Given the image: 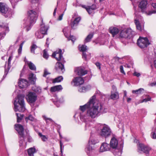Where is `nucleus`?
<instances>
[{
	"label": "nucleus",
	"instance_id": "nucleus-1",
	"mask_svg": "<svg viewBox=\"0 0 156 156\" xmlns=\"http://www.w3.org/2000/svg\"><path fill=\"white\" fill-rule=\"evenodd\" d=\"M92 103L93 106L89 108L87 111V115L92 118H95L98 116L100 113H104L106 112V109L99 103L96 102V99L93 100Z\"/></svg>",
	"mask_w": 156,
	"mask_h": 156
},
{
	"label": "nucleus",
	"instance_id": "nucleus-2",
	"mask_svg": "<svg viewBox=\"0 0 156 156\" xmlns=\"http://www.w3.org/2000/svg\"><path fill=\"white\" fill-rule=\"evenodd\" d=\"M28 17L24 20V26L26 28L28 31L31 28V26L34 24L37 19L38 15L37 13L34 10H31L28 12Z\"/></svg>",
	"mask_w": 156,
	"mask_h": 156
},
{
	"label": "nucleus",
	"instance_id": "nucleus-3",
	"mask_svg": "<svg viewBox=\"0 0 156 156\" xmlns=\"http://www.w3.org/2000/svg\"><path fill=\"white\" fill-rule=\"evenodd\" d=\"M24 96L20 94L15 99L14 102V110L15 112H23L25 110Z\"/></svg>",
	"mask_w": 156,
	"mask_h": 156
},
{
	"label": "nucleus",
	"instance_id": "nucleus-4",
	"mask_svg": "<svg viewBox=\"0 0 156 156\" xmlns=\"http://www.w3.org/2000/svg\"><path fill=\"white\" fill-rule=\"evenodd\" d=\"M118 145V141L115 137H113L111 139L110 145L111 147L115 150L113 152L114 154L115 155L118 156H121L122 153V150L121 149H119L117 148Z\"/></svg>",
	"mask_w": 156,
	"mask_h": 156
},
{
	"label": "nucleus",
	"instance_id": "nucleus-5",
	"mask_svg": "<svg viewBox=\"0 0 156 156\" xmlns=\"http://www.w3.org/2000/svg\"><path fill=\"white\" fill-rule=\"evenodd\" d=\"M0 12L6 17H9L12 15V10L4 3L0 2Z\"/></svg>",
	"mask_w": 156,
	"mask_h": 156
},
{
	"label": "nucleus",
	"instance_id": "nucleus-6",
	"mask_svg": "<svg viewBox=\"0 0 156 156\" xmlns=\"http://www.w3.org/2000/svg\"><path fill=\"white\" fill-rule=\"evenodd\" d=\"M100 127L101 128L100 135L103 136H108L112 135L111 129L109 127L105 124H100Z\"/></svg>",
	"mask_w": 156,
	"mask_h": 156
},
{
	"label": "nucleus",
	"instance_id": "nucleus-7",
	"mask_svg": "<svg viewBox=\"0 0 156 156\" xmlns=\"http://www.w3.org/2000/svg\"><path fill=\"white\" fill-rule=\"evenodd\" d=\"M25 98L29 103L32 104L34 103L37 100V96L34 92L29 91L26 94Z\"/></svg>",
	"mask_w": 156,
	"mask_h": 156
},
{
	"label": "nucleus",
	"instance_id": "nucleus-8",
	"mask_svg": "<svg viewBox=\"0 0 156 156\" xmlns=\"http://www.w3.org/2000/svg\"><path fill=\"white\" fill-rule=\"evenodd\" d=\"M137 44L140 48H144L149 44V42L147 37L144 38L140 37L137 41Z\"/></svg>",
	"mask_w": 156,
	"mask_h": 156
},
{
	"label": "nucleus",
	"instance_id": "nucleus-9",
	"mask_svg": "<svg viewBox=\"0 0 156 156\" xmlns=\"http://www.w3.org/2000/svg\"><path fill=\"white\" fill-rule=\"evenodd\" d=\"M151 148L148 146L143 144H139L138 147V152L140 153H145L148 154Z\"/></svg>",
	"mask_w": 156,
	"mask_h": 156
},
{
	"label": "nucleus",
	"instance_id": "nucleus-10",
	"mask_svg": "<svg viewBox=\"0 0 156 156\" xmlns=\"http://www.w3.org/2000/svg\"><path fill=\"white\" fill-rule=\"evenodd\" d=\"M96 98L95 95H94L92 96L90 99L89 101L87 103L83 106H80V109L82 111L84 112L86 109H88L89 108H90L91 107L93 106L94 104L92 103L93 100H95Z\"/></svg>",
	"mask_w": 156,
	"mask_h": 156
},
{
	"label": "nucleus",
	"instance_id": "nucleus-11",
	"mask_svg": "<svg viewBox=\"0 0 156 156\" xmlns=\"http://www.w3.org/2000/svg\"><path fill=\"white\" fill-rule=\"evenodd\" d=\"M62 52L61 49H59L58 51H57L53 53L52 54V56L55 58L57 60L61 61L62 63H64L65 62V61L62 57Z\"/></svg>",
	"mask_w": 156,
	"mask_h": 156
},
{
	"label": "nucleus",
	"instance_id": "nucleus-12",
	"mask_svg": "<svg viewBox=\"0 0 156 156\" xmlns=\"http://www.w3.org/2000/svg\"><path fill=\"white\" fill-rule=\"evenodd\" d=\"M73 82L74 83V85L78 86L83 84L84 83L83 79L80 77H75L73 79L72 83Z\"/></svg>",
	"mask_w": 156,
	"mask_h": 156
},
{
	"label": "nucleus",
	"instance_id": "nucleus-13",
	"mask_svg": "<svg viewBox=\"0 0 156 156\" xmlns=\"http://www.w3.org/2000/svg\"><path fill=\"white\" fill-rule=\"evenodd\" d=\"M18 84L19 87L21 88H23L28 86V82L27 80L21 79L19 80Z\"/></svg>",
	"mask_w": 156,
	"mask_h": 156
},
{
	"label": "nucleus",
	"instance_id": "nucleus-14",
	"mask_svg": "<svg viewBox=\"0 0 156 156\" xmlns=\"http://www.w3.org/2000/svg\"><path fill=\"white\" fill-rule=\"evenodd\" d=\"M80 17H78L75 18L73 21H71L70 23L72 29H75L78 25L79 22L81 20Z\"/></svg>",
	"mask_w": 156,
	"mask_h": 156
},
{
	"label": "nucleus",
	"instance_id": "nucleus-15",
	"mask_svg": "<svg viewBox=\"0 0 156 156\" xmlns=\"http://www.w3.org/2000/svg\"><path fill=\"white\" fill-rule=\"evenodd\" d=\"M43 19H41V21L42 23L41 25L40 32L41 34H47V32L48 29V27L47 26H45L43 23Z\"/></svg>",
	"mask_w": 156,
	"mask_h": 156
},
{
	"label": "nucleus",
	"instance_id": "nucleus-16",
	"mask_svg": "<svg viewBox=\"0 0 156 156\" xmlns=\"http://www.w3.org/2000/svg\"><path fill=\"white\" fill-rule=\"evenodd\" d=\"M15 128L20 135H23L24 129L22 125L19 124H16L15 125Z\"/></svg>",
	"mask_w": 156,
	"mask_h": 156
},
{
	"label": "nucleus",
	"instance_id": "nucleus-17",
	"mask_svg": "<svg viewBox=\"0 0 156 156\" xmlns=\"http://www.w3.org/2000/svg\"><path fill=\"white\" fill-rule=\"evenodd\" d=\"M110 145L107 143H103L100 147V151L103 152L104 151H108L110 150Z\"/></svg>",
	"mask_w": 156,
	"mask_h": 156
},
{
	"label": "nucleus",
	"instance_id": "nucleus-18",
	"mask_svg": "<svg viewBox=\"0 0 156 156\" xmlns=\"http://www.w3.org/2000/svg\"><path fill=\"white\" fill-rule=\"evenodd\" d=\"M147 4V2L146 0L142 1L140 3L139 7L141 9L142 12L144 11V10L146 8Z\"/></svg>",
	"mask_w": 156,
	"mask_h": 156
},
{
	"label": "nucleus",
	"instance_id": "nucleus-19",
	"mask_svg": "<svg viewBox=\"0 0 156 156\" xmlns=\"http://www.w3.org/2000/svg\"><path fill=\"white\" fill-rule=\"evenodd\" d=\"M62 89V88L61 85L55 86L51 87L50 90L51 92H58Z\"/></svg>",
	"mask_w": 156,
	"mask_h": 156
},
{
	"label": "nucleus",
	"instance_id": "nucleus-20",
	"mask_svg": "<svg viewBox=\"0 0 156 156\" xmlns=\"http://www.w3.org/2000/svg\"><path fill=\"white\" fill-rule=\"evenodd\" d=\"M55 69L57 71H58L60 70L63 72L64 70V66L63 64L60 62H57L55 65Z\"/></svg>",
	"mask_w": 156,
	"mask_h": 156
},
{
	"label": "nucleus",
	"instance_id": "nucleus-21",
	"mask_svg": "<svg viewBox=\"0 0 156 156\" xmlns=\"http://www.w3.org/2000/svg\"><path fill=\"white\" fill-rule=\"evenodd\" d=\"M110 98L112 99L116 100L119 99V93L117 91H111Z\"/></svg>",
	"mask_w": 156,
	"mask_h": 156
},
{
	"label": "nucleus",
	"instance_id": "nucleus-22",
	"mask_svg": "<svg viewBox=\"0 0 156 156\" xmlns=\"http://www.w3.org/2000/svg\"><path fill=\"white\" fill-rule=\"evenodd\" d=\"M109 32L112 34L113 36L117 34L119 32V29L115 27H112L109 29Z\"/></svg>",
	"mask_w": 156,
	"mask_h": 156
},
{
	"label": "nucleus",
	"instance_id": "nucleus-23",
	"mask_svg": "<svg viewBox=\"0 0 156 156\" xmlns=\"http://www.w3.org/2000/svg\"><path fill=\"white\" fill-rule=\"evenodd\" d=\"M77 71L78 75L80 76H83L87 73V70H84L81 68H78Z\"/></svg>",
	"mask_w": 156,
	"mask_h": 156
},
{
	"label": "nucleus",
	"instance_id": "nucleus-24",
	"mask_svg": "<svg viewBox=\"0 0 156 156\" xmlns=\"http://www.w3.org/2000/svg\"><path fill=\"white\" fill-rule=\"evenodd\" d=\"M25 140H27L29 142H31L33 141L31 137H20L19 142L20 144H22L25 142Z\"/></svg>",
	"mask_w": 156,
	"mask_h": 156
},
{
	"label": "nucleus",
	"instance_id": "nucleus-25",
	"mask_svg": "<svg viewBox=\"0 0 156 156\" xmlns=\"http://www.w3.org/2000/svg\"><path fill=\"white\" fill-rule=\"evenodd\" d=\"M99 142L96 137H90L88 143L90 144H95Z\"/></svg>",
	"mask_w": 156,
	"mask_h": 156
},
{
	"label": "nucleus",
	"instance_id": "nucleus-26",
	"mask_svg": "<svg viewBox=\"0 0 156 156\" xmlns=\"http://www.w3.org/2000/svg\"><path fill=\"white\" fill-rule=\"evenodd\" d=\"M127 34H128L127 38L130 39L135 34V32L133 31L130 28L126 29Z\"/></svg>",
	"mask_w": 156,
	"mask_h": 156
},
{
	"label": "nucleus",
	"instance_id": "nucleus-27",
	"mask_svg": "<svg viewBox=\"0 0 156 156\" xmlns=\"http://www.w3.org/2000/svg\"><path fill=\"white\" fill-rule=\"evenodd\" d=\"M36 151L35 148L34 147L30 148L27 150L29 156H34V154Z\"/></svg>",
	"mask_w": 156,
	"mask_h": 156
},
{
	"label": "nucleus",
	"instance_id": "nucleus-28",
	"mask_svg": "<svg viewBox=\"0 0 156 156\" xmlns=\"http://www.w3.org/2000/svg\"><path fill=\"white\" fill-rule=\"evenodd\" d=\"M63 32L66 38H68L70 34V31L69 27H65L63 29Z\"/></svg>",
	"mask_w": 156,
	"mask_h": 156
},
{
	"label": "nucleus",
	"instance_id": "nucleus-29",
	"mask_svg": "<svg viewBox=\"0 0 156 156\" xmlns=\"http://www.w3.org/2000/svg\"><path fill=\"white\" fill-rule=\"evenodd\" d=\"M126 29H124L121 31V32L119 36L122 38H127L128 37V34L126 32Z\"/></svg>",
	"mask_w": 156,
	"mask_h": 156
},
{
	"label": "nucleus",
	"instance_id": "nucleus-30",
	"mask_svg": "<svg viewBox=\"0 0 156 156\" xmlns=\"http://www.w3.org/2000/svg\"><path fill=\"white\" fill-rule=\"evenodd\" d=\"M33 91L37 94H39L41 92V89L39 87L34 86L32 87Z\"/></svg>",
	"mask_w": 156,
	"mask_h": 156
},
{
	"label": "nucleus",
	"instance_id": "nucleus-31",
	"mask_svg": "<svg viewBox=\"0 0 156 156\" xmlns=\"http://www.w3.org/2000/svg\"><path fill=\"white\" fill-rule=\"evenodd\" d=\"M93 35L94 34L93 33H90L88 35L84 40V43H86L90 41L93 37Z\"/></svg>",
	"mask_w": 156,
	"mask_h": 156
},
{
	"label": "nucleus",
	"instance_id": "nucleus-32",
	"mask_svg": "<svg viewBox=\"0 0 156 156\" xmlns=\"http://www.w3.org/2000/svg\"><path fill=\"white\" fill-rule=\"evenodd\" d=\"M144 90L143 88H140L136 90H133L132 93L133 94H139L143 93L144 92Z\"/></svg>",
	"mask_w": 156,
	"mask_h": 156
},
{
	"label": "nucleus",
	"instance_id": "nucleus-33",
	"mask_svg": "<svg viewBox=\"0 0 156 156\" xmlns=\"http://www.w3.org/2000/svg\"><path fill=\"white\" fill-rule=\"evenodd\" d=\"M27 64L29 68L31 70H35L36 69V67L31 62H27Z\"/></svg>",
	"mask_w": 156,
	"mask_h": 156
},
{
	"label": "nucleus",
	"instance_id": "nucleus-34",
	"mask_svg": "<svg viewBox=\"0 0 156 156\" xmlns=\"http://www.w3.org/2000/svg\"><path fill=\"white\" fill-rule=\"evenodd\" d=\"M135 23L137 30L139 31H141L142 30V27L139 21L138 20H135Z\"/></svg>",
	"mask_w": 156,
	"mask_h": 156
},
{
	"label": "nucleus",
	"instance_id": "nucleus-35",
	"mask_svg": "<svg viewBox=\"0 0 156 156\" xmlns=\"http://www.w3.org/2000/svg\"><path fill=\"white\" fill-rule=\"evenodd\" d=\"M37 46L34 44L32 43L30 47L31 52L33 54H35V50L37 48Z\"/></svg>",
	"mask_w": 156,
	"mask_h": 156
},
{
	"label": "nucleus",
	"instance_id": "nucleus-36",
	"mask_svg": "<svg viewBox=\"0 0 156 156\" xmlns=\"http://www.w3.org/2000/svg\"><path fill=\"white\" fill-rule=\"evenodd\" d=\"M79 47L80 51L82 52L85 51L87 50V46L84 45H83L81 46L80 45Z\"/></svg>",
	"mask_w": 156,
	"mask_h": 156
},
{
	"label": "nucleus",
	"instance_id": "nucleus-37",
	"mask_svg": "<svg viewBox=\"0 0 156 156\" xmlns=\"http://www.w3.org/2000/svg\"><path fill=\"white\" fill-rule=\"evenodd\" d=\"M63 79V78L62 76H59L55 79L53 81V83H55L56 82H59L61 81Z\"/></svg>",
	"mask_w": 156,
	"mask_h": 156
},
{
	"label": "nucleus",
	"instance_id": "nucleus-38",
	"mask_svg": "<svg viewBox=\"0 0 156 156\" xmlns=\"http://www.w3.org/2000/svg\"><path fill=\"white\" fill-rule=\"evenodd\" d=\"M16 115L17 117V122H19L21 121L22 118H23V115H21L20 114H19L17 113H16Z\"/></svg>",
	"mask_w": 156,
	"mask_h": 156
},
{
	"label": "nucleus",
	"instance_id": "nucleus-39",
	"mask_svg": "<svg viewBox=\"0 0 156 156\" xmlns=\"http://www.w3.org/2000/svg\"><path fill=\"white\" fill-rule=\"evenodd\" d=\"M36 36L38 38H42L44 37V35L39 31H37L35 34Z\"/></svg>",
	"mask_w": 156,
	"mask_h": 156
},
{
	"label": "nucleus",
	"instance_id": "nucleus-40",
	"mask_svg": "<svg viewBox=\"0 0 156 156\" xmlns=\"http://www.w3.org/2000/svg\"><path fill=\"white\" fill-rule=\"evenodd\" d=\"M42 117L43 118V119L46 121L47 124L48 123V121L51 122H54L51 118H47L45 115H43Z\"/></svg>",
	"mask_w": 156,
	"mask_h": 156
},
{
	"label": "nucleus",
	"instance_id": "nucleus-41",
	"mask_svg": "<svg viewBox=\"0 0 156 156\" xmlns=\"http://www.w3.org/2000/svg\"><path fill=\"white\" fill-rule=\"evenodd\" d=\"M93 149L92 147L89 145L85 148V151L87 154H89Z\"/></svg>",
	"mask_w": 156,
	"mask_h": 156
},
{
	"label": "nucleus",
	"instance_id": "nucleus-42",
	"mask_svg": "<svg viewBox=\"0 0 156 156\" xmlns=\"http://www.w3.org/2000/svg\"><path fill=\"white\" fill-rule=\"evenodd\" d=\"M25 120L27 122L28 120L33 121L34 120V118L31 115H29L28 117H26Z\"/></svg>",
	"mask_w": 156,
	"mask_h": 156
},
{
	"label": "nucleus",
	"instance_id": "nucleus-43",
	"mask_svg": "<svg viewBox=\"0 0 156 156\" xmlns=\"http://www.w3.org/2000/svg\"><path fill=\"white\" fill-rule=\"evenodd\" d=\"M29 79L30 80L33 81H34L36 80L35 76L33 73H31L29 75Z\"/></svg>",
	"mask_w": 156,
	"mask_h": 156
},
{
	"label": "nucleus",
	"instance_id": "nucleus-44",
	"mask_svg": "<svg viewBox=\"0 0 156 156\" xmlns=\"http://www.w3.org/2000/svg\"><path fill=\"white\" fill-rule=\"evenodd\" d=\"M43 56L44 58L46 59H48V55L47 53V51L45 49L43 51Z\"/></svg>",
	"mask_w": 156,
	"mask_h": 156
},
{
	"label": "nucleus",
	"instance_id": "nucleus-45",
	"mask_svg": "<svg viewBox=\"0 0 156 156\" xmlns=\"http://www.w3.org/2000/svg\"><path fill=\"white\" fill-rule=\"evenodd\" d=\"M12 58V55L10 56L8 61V69H10V66L11 64V61Z\"/></svg>",
	"mask_w": 156,
	"mask_h": 156
},
{
	"label": "nucleus",
	"instance_id": "nucleus-46",
	"mask_svg": "<svg viewBox=\"0 0 156 156\" xmlns=\"http://www.w3.org/2000/svg\"><path fill=\"white\" fill-rule=\"evenodd\" d=\"M69 39V40H71L73 43H74L75 40H76V38L73 35H70L67 38Z\"/></svg>",
	"mask_w": 156,
	"mask_h": 156
},
{
	"label": "nucleus",
	"instance_id": "nucleus-47",
	"mask_svg": "<svg viewBox=\"0 0 156 156\" xmlns=\"http://www.w3.org/2000/svg\"><path fill=\"white\" fill-rule=\"evenodd\" d=\"M9 69H5V73H4V75H3V77L2 79V81L6 77V75H7L9 70Z\"/></svg>",
	"mask_w": 156,
	"mask_h": 156
},
{
	"label": "nucleus",
	"instance_id": "nucleus-48",
	"mask_svg": "<svg viewBox=\"0 0 156 156\" xmlns=\"http://www.w3.org/2000/svg\"><path fill=\"white\" fill-rule=\"evenodd\" d=\"M63 140V137H61L60 140V150H63L64 147H62L63 144L62 142Z\"/></svg>",
	"mask_w": 156,
	"mask_h": 156
},
{
	"label": "nucleus",
	"instance_id": "nucleus-49",
	"mask_svg": "<svg viewBox=\"0 0 156 156\" xmlns=\"http://www.w3.org/2000/svg\"><path fill=\"white\" fill-rule=\"evenodd\" d=\"M85 87H80L79 89V91L81 92H85Z\"/></svg>",
	"mask_w": 156,
	"mask_h": 156
},
{
	"label": "nucleus",
	"instance_id": "nucleus-50",
	"mask_svg": "<svg viewBox=\"0 0 156 156\" xmlns=\"http://www.w3.org/2000/svg\"><path fill=\"white\" fill-rule=\"evenodd\" d=\"M92 10H94L97 9L96 5L95 4H93L91 6H89Z\"/></svg>",
	"mask_w": 156,
	"mask_h": 156
},
{
	"label": "nucleus",
	"instance_id": "nucleus-51",
	"mask_svg": "<svg viewBox=\"0 0 156 156\" xmlns=\"http://www.w3.org/2000/svg\"><path fill=\"white\" fill-rule=\"evenodd\" d=\"M86 10L89 14H91L93 10H91V9L89 6H88V8Z\"/></svg>",
	"mask_w": 156,
	"mask_h": 156
},
{
	"label": "nucleus",
	"instance_id": "nucleus-52",
	"mask_svg": "<svg viewBox=\"0 0 156 156\" xmlns=\"http://www.w3.org/2000/svg\"><path fill=\"white\" fill-rule=\"evenodd\" d=\"M120 71L122 73H123L124 75L126 74V73L123 70V67L122 66H120Z\"/></svg>",
	"mask_w": 156,
	"mask_h": 156
},
{
	"label": "nucleus",
	"instance_id": "nucleus-53",
	"mask_svg": "<svg viewBox=\"0 0 156 156\" xmlns=\"http://www.w3.org/2000/svg\"><path fill=\"white\" fill-rule=\"evenodd\" d=\"M91 86L90 85H88L86 87H85V92L90 90L91 89Z\"/></svg>",
	"mask_w": 156,
	"mask_h": 156
},
{
	"label": "nucleus",
	"instance_id": "nucleus-54",
	"mask_svg": "<svg viewBox=\"0 0 156 156\" xmlns=\"http://www.w3.org/2000/svg\"><path fill=\"white\" fill-rule=\"evenodd\" d=\"M50 73H49L47 71L46 69H45L44 70V73L43 75V76L44 77H46V76L49 74H50Z\"/></svg>",
	"mask_w": 156,
	"mask_h": 156
},
{
	"label": "nucleus",
	"instance_id": "nucleus-55",
	"mask_svg": "<svg viewBox=\"0 0 156 156\" xmlns=\"http://www.w3.org/2000/svg\"><path fill=\"white\" fill-rule=\"evenodd\" d=\"M82 58L85 59H87V55L85 51H83Z\"/></svg>",
	"mask_w": 156,
	"mask_h": 156
},
{
	"label": "nucleus",
	"instance_id": "nucleus-56",
	"mask_svg": "<svg viewBox=\"0 0 156 156\" xmlns=\"http://www.w3.org/2000/svg\"><path fill=\"white\" fill-rule=\"evenodd\" d=\"M133 75L134 76H136L138 77L140 76V74L139 73H138L136 72H135L133 73Z\"/></svg>",
	"mask_w": 156,
	"mask_h": 156
},
{
	"label": "nucleus",
	"instance_id": "nucleus-57",
	"mask_svg": "<svg viewBox=\"0 0 156 156\" xmlns=\"http://www.w3.org/2000/svg\"><path fill=\"white\" fill-rule=\"evenodd\" d=\"M156 13V11H155V10H153L152 11H149L148 12V15H151L153 13Z\"/></svg>",
	"mask_w": 156,
	"mask_h": 156
},
{
	"label": "nucleus",
	"instance_id": "nucleus-58",
	"mask_svg": "<svg viewBox=\"0 0 156 156\" xmlns=\"http://www.w3.org/2000/svg\"><path fill=\"white\" fill-rule=\"evenodd\" d=\"M151 98H148L147 99H145L143 100L142 101V102H147V101H149L151 100Z\"/></svg>",
	"mask_w": 156,
	"mask_h": 156
},
{
	"label": "nucleus",
	"instance_id": "nucleus-59",
	"mask_svg": "<svg viewBox=\"0 0 156 156\" xmlns=\"http://www.w3.org/2000/svg\"><path fill=\"white\" fill-rule=\"evenodd\" d=\"M41 139L43 141H46L48 140L47 137H41Z\"/></svg>",
	"mask_w": 156,
	"mask_h": 156
},
{
	"label": "nucleus",
	"instance_id": "nucleus-60",
	"mask_svg": "<svg viewBox=\"0 0 156 156\" xmlns=\"http://www.w3.org/2000/svg\"><path fill=\"white\" fill-rule=\"evenodd\" d=\"M4 34V35H5V33H0V39H2L3 37V35Z\"/></svg>",
	"mask_w": 156,
	"mask_h": 156
},
{
	"label": "nucleus",
	"instance_id": "nucleus-61",
	"mask_svg": "<svg viewBox=\"0 0 156 156\" xmlns=\"http://www.w3.org/2000/svg\"><path fill=\"white\" fill-rule=\"evenodd\" d=\"M63 13L61 15H60L59 16V17L58 18V20H61L62 19V17H63Z\"/></svg>",
	"mask_w": 156,
	"mask_h": 156
},
{
	"label": "nucleus",
	"instance_id": "nucleus-62",
	"mask_svg": "<svg viewBox=\"0 0 156 156\" xmlns=\"http://www.w3.org/2000/svg\"><path fill=\"white\" fill-rule=\"evenodd\" d=\"M22 47H20L19 48L18 50V52L19 54H20L21 53L22 51Z\"/></svg>",
	"mask_w": 156,
	"mask_h": 156
},
{
	"label": "nucleus",
	"instance_id": "nucleus-63",
	"mask_svg": "<svg viewBox=\"0 0 156 156\" xmlns=\"http://www.w3.org/2000/svg\"><path fill=\"white\" fill-rule=\"evenodd\" d=\"M4 28H5V31L6 32H8L9 31V30L8 27H6Z\"/></svg>",
	"mask_w": 156,
	"mask_h": 156
},
{
	"label": "nucleus",
	"instance_id": "nucleus-64",
	"mask_svg": "<svg viewBox=\"0 0 156 156\" xmlns=\"http://www.w3.org/2000/svg\"><path fill=\"white\" fill-rule=\"evenodd\" d=\"M152 5L154 9H156V3H152Z\"/></svg>",
	"mask_w": 156,
	"mask_h": 156
}]
</instances>
